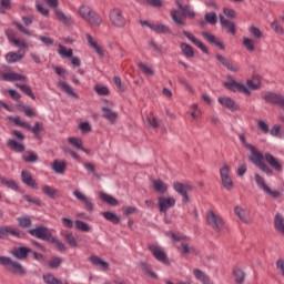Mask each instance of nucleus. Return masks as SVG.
<instances>
[{
	"label": "nucleus",
	"mask_w": 284,
	"mask_h": 284,
	"mask_svg": "<svg viewBox=\"0 0 284 284\" xmlns=\"http://www.w3.org/2000/svg\"><path fill=\"white\" fill-rule=\"evenodd\" d=\"M174 205H176V200L174 197H158V206L160 212H162L163 214H168V210H170V207H174Z\"/></svg>",
	"instance_id": "obj_12"
},
{
	"label": "nucleus",
	"mask_w": 284,
	"mask_h": 284,
	"mask_svg": "<svg viewBox=\"0 0 284 284\" xmlns=\"http://www.w3.org/2000/svg\"><path fill=\"white\" fill-rule=\"evenodd\" d=\"M181 12L179 10H172L171 11V19L174 22L175 26H179V28H183L185 26V22L179 17Z\"/></svg>",
	"instance_id": "obj_43"
},
{
	"label": "nucleus",
	"mask_w": 284,
	"mask_h": 284,
	"mask_svg": "<svg viewBox=\"0 0 284 284\" xmlns=\"http://www.w3.org/2000/svg\"><path fill=\"white\" fill-rule=\"evenodd\" d=\"M102 112L103 119H106V121H109L112 124L116 123V112L112 111V109H109L108 106H102Z\"/></svg>",
	"instance_id": "obj_31"
},
{
	"label": "nucleus",
	"mask_w": 284,
	"mask_h": 284,
	"mask_svg": "<svg viewBox=\"0 0 284 284\" xmlns=\"http://www.w3.org/2000/svg\"><path fill=\"white\" fill-rule=\"evenodd\" d=\"M273 224L276 232H280L284 236V216L282 213L275 214Z\"/></svg>",
	"instance_id": "obj_27"
},
{
	"label": "nucleus",
	"mask_w": 284,
	"mask_h": 284,
	"mask_svg": "<svg viewBox=\"0 0 284 284\" xmlns=\"http://www.w3.org/2000/svg\"><path fill=\"white\" fill-rule=\"evenodd\" d=\"M27 79L26 75L16 72L4 74V81H27Z\"/></svg>",
	"instance_id": "obj_42"
},
{
	"label": "nucleus",
	"mask_w": 284,
	"mask_h": 284,
	"mask_svg": "<svg viewBox=\"0 0 284 284\" xmlns=\"http://www.w3.org/2000/svg\"><path fill=\"white\" fill-rule=\"evenodd\" d=\"M109 19L115 28H125V18L121 9H112L109 13Z\"/></svg>",
	"instance_id": "obj_7"
},
{
	"label": "nucleus",
	"mask_w": 284,
	"mask_h": 284,
	"mask_svg": "<svg viewBox=\"0 0 284 284\" xmlns=\"http://www.w3.org/2000/svg\"><path fill=\"white\" fill-rule=\"evenodd\" d=\"M173 190L183 197V203H190V195H187V192H192V185L174 182Z\"/></svg>",
	"instance_id": "obj_9"
},
{
	"label": "nucleus",
	"mask_w": 284,
	"mask_h": 284,
	"mask_svg": "<svg viewBox=\"0 0 284 284\" xmlns=\"http://www.w3.org/2000/svg\"><path fill=\"white\" fill-rule=\"evenodd\" d=\"M62 263H63V258H61L59 256H52L48 263V267H49V270H59V267H61Z\"/></svg>",
	"instance_id": "obj_44"
},
{
	"label": "nucleus",
	"mask_w": 284,
	"mask_h": 284,
	"mask_svg": "<svg viewBox=\"0 0 284 284\" xmlns=\"http://www.w3.org/2000/svg\"><path fill=\"white\" fill-rule=\"evenodd\" d=\"M254 179L257 187H260V190H263L265 194H268V196H271L272 199H278L281 196V192L272 191V189L265 183V180L263 179V176H261V174L255 173Z\"/></svg>",
	"instance_id": "obj_6"
},
{
	"label": "nucleus",
	"mask_w": 284,
	"mask_h": 284,
	"mask_svg": "<svg viewBox=\"0 0 284 284\" xmlns=\"http://www.w3.org/2000/svg\"><path fill=\"white\" fill-rule=\"evenodd\" d=\"M19 227H22L23 230H28V227H32V220L27 216H20L17 219Z\"/></svg>",
	"instance_id": "obj_46"
},
{
	"label": "nucleus",
	"mask_w": 284,
	"mask_h": 284,
	"mask_svg": "<svg viewBox=\"0 0 284 284\" xmlns=\"http://www.w3.org/2000/svg\"><path fill=\"white\" fill-rule=\"evenodd\" d=\"M215 59L224 67L227 68L231 72H239V68L234 67L227 58L223 57L222 54H216Z\"/></svg>",
	"instance_id": "obj_32"
},
{
	"label": "nucleus",
	"mask_w": 284,
	"mask_h": 284,
	"mask_svg": "<svg viewBox=\"0 0 284 284\" xmlns=\"http://www.w3.org/2000/svg\"><path fill=\"white\" fill-rule=\"evenodd\" d=\"M89 261L90 263H92V265H98V267L103 270V272H105L106 270H110V263L101 260V257H99L98 255H91L89 257Z\"/></svg>",
	"instance_id": "obj_25"
},
{
	"label": "nucleus",
	"mask_w": 284,
	"mask_h": 284,
	"mask_svg": "<svg viewBox=\"0 0 284 284\" xmlns=\"http://www.w3.org/2000/svg\"><path fill=\"white\" fill-rule=\"evenodd\" d=\"M8 236H14L16 239H26V233L19 229H13L12 226L1 225L0 226V239L6 241Z\"/></svg>",
	"instance_id": "obj_5"
},
{
	"label": "nucleus",
	"mask_w": 284,
	"mask_h": 284,
	"mask_svg": "<svg viewBox=\"0 0 284 284\" xmlns=\"http://www.w3.org/2000/svg\"><path fill=\"white\" fill-rule=\"evenodd\" d=\"M29 132H32V134H34V136L39 140H41V132L43 130V122H36L34 125H30Z\"/></svg>",
	"instance_id": "obj_40"
},
{
	"label": "nucleus",
	"mask_w": 284,
	"mask_h": 284,
	"mask_svg": "<svg viewBox=\"0 0 284 284\" xmlns=\"http://www.w3.org/2000/svg\"><path fill=\"white\" fill-rule=\"evenodd\" d=\"M248 32L252 34V37H253L254 39H262V37H263V31H261V29H258V28L255 27V26H251V27L248 28Z\"/></svg>",
	"instance_id": "obj_58"
},
{
	"label": "nucleus",
	"mask_w": 284,
	"mask_h": 284,
	"mask_svg": "<svg viewBox=\"0 0 284 284\" xmlns=\"http://www.w3.org/2000/svg\"><path fill=\"white\" fill-rule=\"evenodd\" d=\"M61 235L64 237L65 242L70 247H79V242H77V237L70 231H62Z\"/></svg>",
	"instance_id": "obj_30"
},
{
	"label": "nucleus",
	"mask_w": 284,
	"mask_h": 284,
	"mask_svg": "<svg viewBox=\"0 0 284 284\" xmlns=\"http://www.w3.org/2000/svg\"><path fill=\"white\" fill-rule=\"evenodd\" d=\"M220 105H223V108H226L227 110H231V112H236L239 110V104L234 101V99L230 97H223L217 99Z\"/></svg>",
	"instance_id": "obj_19"
},
{
	"label": "nucleus",
	"mask_w": 284,
	"mask_h": 284,
	"mask_svg": "<svg viewBox=\"0 0 284 284\" xmlns=\"http://www.w3.org/2000/svg\"><path fill=\"white\" fill-rule=\"evenodd\" d=\"M28 234H31L34 236V239H39L40 241H45L47 243H51L55 245L58 252H65L68 247L63 242H61L59 239L54 237L52 233L50 232V229L43 225H38L34 229L27 230Z\"/></svg>",
	"instance_id": "obj_3"
},
{
	"label": "nucleus",
	"mask_w": 284,
	"mask_h": 284,
	"mask_svg": "<svg viewBox=\"0 0 284 284\" xmlns=\"http://www.w3.org/2000/svg\"><path fill=\"white\" fill-rule=\"evenodd\" d=\"M227 79L230 82H223V85L226 88V90H230V92H242V94H245V97H250V94H252L250 90H261L262 78L258 74L253 75L251 80H246V87L230 75Z\"/></svg>",
	"instance_id": "obj_1"
},
{
	"label": "nucleus",
	"mask_w": 284,
	"mask_h": 284,
	"mask_svg": "<svg viewBox=\"0 0 284 284\" xmlns=\"http://www.w3.org/2000/svg\"><path fill=\"white\" fill-rule=\"evenodd\" d=\"M16 85L17 88H19V90H21V92L27 94V97H30V99H32L33 101L37 100L34 92H32V88L28 87L27 84H16Z\"/></svg>",
	"instance_id": "obj_48"
},
{
	"label": "nucleus",
	"mask_w": 284,
	"mask_h": 284,
	"mask_svg": "<svg viewBox=\"0 0 284 284\" xmlns=\"http://www.w3.org/2000/svg\"><path fill=\"white\" fill-rule=\"evenodd\" d=\"M239 139L242 143V145L251 151V155L248 156V161L255 165V168H258L261 172H264V174H267V176H273L274 172L270 166L263 161V153H261L258 150H256V146H254L251 143H247V139H245L244 134H239Z\"/></svg>",
	"instance_id": "obj_2"
},
{
	"label": "nucleus",
	"mask_w": 284,
	"mask_h": 284,
	"mask_svg": "<svg viewBox=\"0 0 284 284\" xmlns=\"http://www.w3.org/2000/svg\"><path fill=\"white\" fill-rule=\"evenodd\" d=\"M102 216L110 221V223H113V225H119L121 223V217L116 215V213H112L110 211L102 212Z\"/></svg>",
	"instance_id": "obj_36"
},
{
	"label": "nucleus",
	"mask_w": 284,
	"mask_h": 284,
	"mask_svg": "<svg viewBox=\"0 0 284 284\" xmlns=\"http://www.w3.org/2000/svg\"><path fill=\"white\" fill-rule=\"evenodd\" d=\"M138 267H140V270H142L144 274H148L149 276H151V278H155V280L159 278V275H156V273L150 270V264H148V262H143V261L139 262Z\"/></svg>",
	"instance_id": "obj_38"
},
{
	"label": "nucleus",
	"mask_w": 284,
	"mask_h": 284,
	"mask_svg": "<svg viewBox=\"0 0 284 284\" xmlns=\"http://www.w3.org/2000/svg\"><path fill=\"white\" fill-rule=\"evenodd\" d=\"M201 36L203 37V39H205V41H207V43H211V45H216V48H219L220 50H225V44H223V42H220L216 36L207 31H203Z\"/></svg>",
	"instance_id": "obj_18"
},
{
	"label": "nucleus",
	"mask_w": 284,
	"mask_h": 284,
	"mask_svg": "<svg viewBox=\"0 0 284 284\" xmlns=\"http://www.w3.org/2000/svg\"><path fill=\"white\" fill-rule=\"evenodd\" d=\"M99 196L103 203H106V205H110L111 207H116V205H119V200L105 192H100Z\"/></svg>",
	"instance_id": "obj_26"
},
{
	"label": "nucleus",
	"mask_w": 284,
	"mask_h": 284,
	"mask_svg": "<svg viewBox=\"0 0 284 284\" xmlns=\"http://www.w3.org/2000/svg\"><path fill=\"white\" fill-rule=\"evenodd\" d=\"M70 145H73V148H77L78 150H83V140L79 138H69L68 139Z\"/></svg>",
	"instance_id": "obj_54"
},
{
	"label": "nucleus",
	"mask_w": 284,
	"mask_h": 284,
	"mask_svg": "<svg viewBox=\"0 0 284 284\" xmlns=\"http://www.w3.org/2000/svg\"><path fill=\"white\" fill-rule=\"evenodd\" d=\"M183 34L184 37H186V39H189V41L193 42L196 48L202 50L204 54H210V50H207V47H205V44H203L201 40L196 39L194 34L190 33L189 31H183Z\"/></svg>",
	"instance_id": "obj_20"
},
{
	"label": "nucleus",
	"mask_w": 284,
	"mask_h": 284,
	"mask_svg": "<svg viewBox=\"0 0 284 284\" xmlns=\"http://www.w3.org/2000/svg\"><path fill=\"white\" fill-rule=\"evenodd\" d=\"M193 274L197 281H201L204 284H207V281H210V277H207V275H205V273L199 268H195Z\"/></svg>",
	"instance_id": "obj_52"
},
{
	"label": "nucleus",
	"mask_w": 284,
	"mask_h": 284,
	"mask_svg": "<svg viewBox=\"0 0 284 284\" xmlns=\"http://www.w3.org/2000/svg\"><path fill=\"white\" fill-rule=\"evenodd\" d=\"M220 23L222 26V28H225L226 32H229V34H236V24H234V22L225 19V17H223V14H220Z\"/></svg>",
	"instance_id": "obj_21"
},
{
	"label": "nucleus",
	"mask_w": 284,
	"mask_h": 284,
	"mask_svg": "<svg viewBox=\"0 0 284 284\" xmlns=\"http://www.w3.org/2000/svg\"><path fill=\"white\" fill-rule=\"evenodd\" d=\"M263 160H265L266 163L270 165V170H272V172H283V164L281 163V160L273 156L272 153H265L263 155Z\"/></svg>",
	"instance_id": "obj_13"
},
{
	"label": "nucleus",
	"mask_w": 284,
	"mask_h": 284,
	"mask_svg": "<svg viewBox=\"0 0 284 284\" xmlns=\"http://www.w3.org/2000/svg\"><path fill=\"white\" fill-rule=\"evenodd\" d=\"M156 34H171L172 31L170 30V27L165 24H153V28L151 29Z\"/></svg>",
	"instance_id": "obj_41"
},
{
	"label": "nucleus",
	"mask_w": 284,
	"mask_h": 284,
	"mask_svg": "<svg viewBox=\"0 0 284 284\" xmlns=\"http://www.w3.org/2000/svg\"><path fill=\"white\" fill-rule=\"evenodd\" d=\"M42 192L44 196H48V199H52L53 201L59 199V190L50 186V185H44L42 187Z\"/></svg>",
	"instance_id": "obj_34"
},
{
	"label": "nucleus",
	"mask_w": 284,
	"mask_h": 284,
	"mask_svg": "<svg viewBox=\"0 0 284 284\" xmlns=\"http://www.w3.org/2000/svg\"><path fill=\"white\" fill-rule=\"evenodd\" d=\"M234 212L236 216H239L240 221L243 223H247V216L245 215V210L241 209V206H235Z\"/></svg>",
	"instance_id": "obj_57"
},
{
	"label": "nucleus",
	"mask_w": 284,
	"mask_h": 284,
	"mask_svg": "<svg viewBox=\"0 0 284 284\" xmlns=\"http://www.w3.org/2000/svg\"><path fill=\"white\" fill-rule=\"evenodd\" d=\"M204 20L206 21V23H210V26H216V21H217L216 12L212 11V12L205 13Z\"/></svg>",
	"instance_id": "obj_53"
},
{
	"label": "nucleus",
	"mask_w": 284,
	"mask_h": 284,
	"mask_svg": "<svg viewBox=\"0 0 284 284\" xmlns=\"http://www.w3.org/2000/svg\"><path fill=\"white\" fill-rule=\"evenodd\" d=\"M242 43L247 52H254V41L252 39L244 37Z\"/></svg>",
	"instance_id": "obj_60"
},
{
	"label": "nucleus",
	"mask_w": 284,
	"mask_h": 284,
	"mask_svg": "<svg viewBox=\"0 0 284 284\" xmlns=\"http://www.w3.org/2000/svg\"><path fill=\"white\" fill-rule=\"evenodd\" d=\"M175 6H178L180 10L181 17L184 19H195L196 18V12L192 10V8L189 4H183L181 3V0H175Z\"/></svg>",
	"instance_id": "obj_14"
},
{
	"label": "nucleus",
	"mask_w": 284,
	"mask_h": 284,
	"mask_svg": "<svg viewBox=\"0 0 284 284\" xmlns=\"http://www.w3.org/2000/svg\"><path fill=\"white\" fill-rule=\"evenodd\" d=\"M206 223L211 225L214 232L223 231V219L219 217L214 211H210L206 215Z\"/></svg>",
	"instance_id": "obj_10"
},
{
	"label": "nucleus",
	"mask_w": 284,
	"mask_h": 284,
	"mask_svg": "<svg viewBox=\"0 0 284 284\" xmlns=\"http://www.w3.org/2000/svg\"><path fill=\"white\" fill-rule=\"evenodd\" d=\"M271 136H277L281 139L283 134L281 133V124H275L272 129H268Z\"/></svg>",
	"instance_id": "obj_62"
},
{
	"label": "nucleus",
	"mask_w": 284,
	"mask_h": 284,
	"mask_svg": "<svg viewBox=\"0 0 284 284\" xmlns=\"http://www.w3.org/2000/svg\"><path fill=\"white\" fill-rule=\"evenodd\" d=\"M23 54H19L17 52H9L6 55L7 62L8 63H17L18 61H21V58Z\"/></svg>",
	"instance_id": "obj_50"
},
{
	"label": "nucleus",
	"mask_w": 284,
	"mask_h": 284,
	"mask_svg": "<svg viewBox=\"0 0 284 284\" xmlns=\"http://www.w3.org/2000/svg\"><path fill=\"white\" fill-rule=\"evenodd\" d=\"M180 49L182 51V54H184L186 59H194V49L192 48V45L182 42L180 44Z\"/></svg>",
	"instance_id": "obj_37"
},
{
	"label": "nucleus",
	"mask_w": 284,
	"mask_h": 284,
	"mask_svg": "<svg viewBox=\"0 0 284 284\" xmlns=\"http://www.w3.org/2000/svg\"><path fill=\"white\" fill-rule=\"evenodd\" d=\"M1 184L7 185L10 190H14V192H19V185L17 184V182H14V180H8L4 178Z\"/></svg>",
	"instance_id": "obj_55"
},
{
	"label": "nucleus",
	"mask_w": 284,
	"mask_h": 284,
	"mask_svg": "<svg viewBox=\"0 0 284 284\" xmlns=\"http://www.w3.org/2000/svg\"><path fill=\"white\" fill-rule=\"evenodd\" d=\"M74 227L75 230H80V232H90L92 230V226H90V224L81 220L74 221Z\"/></svg>",
	"instance_id": "obj_45"
},
{
	"label": "nucleus",
	"mask_w": 284,
	"mask_h": 284,
	"mask_svg": "<svg viewBox=\"0 0 284 284\" xmlns=\"http://www.w3.org/2000/svg\"><path fill=\"white\" fill-rule=\"evenodd\" d=\"M43 281L45 284H63V282L57 278L52 273L43 275Z\"/></svg>",
	"instance_id": "obj_49"
},
{
	"label": "nucleus",
	"mask_w": 284,
	"mask_h": 284,
	"mask_svg": "<svg viewBox=\"0 0 284 284\" xmlns=\"http://www.w3.org/2000/svg\"><path fill=\"white\" fill-rule=\"evenodd\" d=\"M149 251L151 252V254L154 256L156 261H159L160 263H163V265H170V258H168V254H165L164 251L161 250V247L152 244V245H149Z\"/></svg>",
	"instance_id": "obj_11"
},
{
	"label": "nucleus",
	"mask_w": 284,
	"mask_h": 284,
	"mask_svg": "<svg viewBox=\"0 0 284 284\" xmlns=\"http://www.w3.org/2000/svg\"><path fill=\"white\" fill-rule=\"evenodd\" d=\"M79 130L82 134H88L92 130V125H90V122H81L79 124Z\"/></svg>",
	"instance_id": "obj_64"
},
{
	"label": "nucleus",
	"mask_w": 284,
	"mask_h": 284,
	"mask_svg": "<svg viewBox=\"0 0 284 284\" xmlns=\"http://www.w3.org/2000/svg\"><path fill=\"white\" fill-rule=\"evenodd\" d=\"M73 196L83 203L87 212H94V203L92 202V199H88V196L79 190L73 191Z\"/></svg>",
	"instance_id": "obj_15"
},
{
	"label": "nucleus",
	"mask_w": 284,
	"mask_h": 284,
	"mask_svg": "<svg viewBox=\"0 0 284 284\" xmlns=\"http://www.w3.org/2000/svg\"><path fill=\"white\" fill-rule=\"evenodd\" d=\"M92 11H93L92 8L87 7V6H82V7L80 8V10H79V14H80V17H82V19H84V21H85V18H87L88 16H90Z\"/></svg>",
	"instance_id": "obj_63"
},
{
	"label": "nucleus",
	"mask_w": 284,
	"mask_h": 284,
	"mask_svg": "<svg viewBox=\"0 0 284 284\" xmlns=\"http://www.w3.org/2000/svg\"><path fill=\"white\" fill-rule=\"evenodd\" d=\"M58 52L63 59H72L74 54V51H72V49H65V47L62 44H59Z\"/></svg>",
	"instance_id": "obj_47"
},
{
	"label": "nucleus",
	"mask_w": 284,
	"mask_h": 284,
	"mask_svg": "<svg viewBox=\"0 0 284 284\" xmlns=\"http://www.w3.org/2000/svg\"><path fill=\"white\" fill-rule=\"evenodd\" d=\"M0 265H3L9 272H12V274H17L18 276H26L27 274L26 267H23L21 263L13 261L12 257L0 256Z\"/></svg>",
	"instance_id": "obj_4"
},
{
	"label": "nucleus",
	"mask_w": 284,
	"mask_h": 284,
	"mask_svg": "<svg viewBox=\"0 0 284 284\" xmlns=\"http://www.w3.org/2000/svg\"><path fill=\"white\" fill-rule=\"evenodd\" d=\"M233 274L236 284H242L245 281V272H243V270L235 268Z\"/></svg>",
	"instance_id": "obj_51"
},
{
	"label": "nucleus",
	"mask_w": 284,
	"mask_h": 284,
	"mask_svg": "<svg viewBox=\"0 0 284 284\" xmlns=\"http://www.w3.org/2000/svg\"><path fill=\"white\" fill-rule=\"evenodd\" d=\"M52 170L55 172V174H64L65 170H68V162L54 160L52 162Z\"/></svg>",
	"instance_id": "obj_28"
},
{
	"label": "nucleus",
	"mask_w": 284,
	"mask_h": 284,
	"mask_svg": "<svg viewBox=\"0 0 284 284\" xmlns=\"http://www.w3.org/2000/svg\"><path fill=\"white\" fill-rule=\"evenodd\" d=\"M262 99L265 101V103H270V105H277V108L284 109V97L281 94L267 92L262 95Z\"/></svg>",
	"instance_id": "obj_8"
},
{
	"label": "nucleus",
	"mask_w": 284,
	"mask_h": 284,
	"mask_svg": "<svg viewBox=\"0 0 284 284\" xmlns=\"http://www.w3.org/2000/svg\"><path fill=\"white\" fill-rule=\"evenodd\" d=\"M58 85L69 97H73V99H79V94H77V92H74V90H72V87H70L68 83H65V82H58Z\"/></svg>",
	"instance_id": "obj_39"
},
{
	"label": "nucleus",
	"mask_w": 284,
	"mask_h": 284,
	"mask_svg": "<svg viewBox=\"0 0 284 284\" xmlns=\"http://www.w3.org/2000/svg\"><path fill=\"white\" fill-rule=\"evenodd\" d=\"M84 21H88L91 26H101L103 23V19L101 18V16H99V13H97V11H92L91 14H89Z\"/></svg>",
	"instance_id": "obj_33"
},
{
	"label": "nucleus",
	"mask_w": 284,
	"mask_h": 284,
	"mask_svg": "<svg viewBox=\"0 0 284 284\" xmlns=\"http://www.w3.org/2000/svg\"><path fill=\"white\" fill-rule=\"evenodd\" d=\"M257 130L263 134H270V125L263 120H257Z\"/></svg>",
	"instance_id": "obj_56"
},
{
	"label": "nucleus",
	"mask_w": 284,
	"mask_h": 284,
	"mask_svg": "<svg viewBox=\"0 0 284 284\" xmlns=\"http://www.w3.org/2000/svg\"><path fill=\"white\" fill-rule=\"evenodd\" d=\"M7 145L13 152H26V145H23L22 143H19L17 140L9 139L7 141Z\"/></svg>",
	"instance_id": "obj_35"
},
{
	"label": "nucleus",
	"mask_w": 284,
	"mask_h": 284,
	"mask_svg": "<svg viewBox=\"0 0 284 284\" xmlns=\"http://www.w3.org/2000/svg\"><path fill=\"white\" fill-rule=\"evenodd\" d=\"M87 41H88L90 48H93V50H95V52H97V54H99V57H101L102 59H103V57H105L103 49H101V47L99 45V42H97V40H94V38L90 33H87Z\"/></svg>",
	"instance_id": "obj_24"
},
{
	"label": "nucleus",
	"mask_w": 284,
	"mask_h": 284,
	"mask_svg": "<svg viewBox=\"0 0 284 284\" xmlns=\"http://www.w3.org/2000/svg\"><path fill=\"white\" fill-rule=\"evenodd\" d=\"M21 181L24 183V185H28L29 187H32L33 190H39V184L34 181L32 178V173H30L27 170H22L21 172Z\"/></svg>",
	"instance_id": "obj_17"
},
{
	"label": "nucleus",
	"mask_w": 284,
	"mask_h": 284,
	"mask_svg": "<svg viewBox=\"0 0 284 284\" xmlns=\"http://www.w3.org/2000/svg\"><path fill=\"white\" fill-rule=\"evenodd\" d=\"M94 91L99 97H108V94H110V89H108V87L95 85Z\"/></svg>",
	"instance_id": "obj_61"
},
{
	"label": "nucleus",
	"mask_w": 284,
	"mask_h": 284,
	"mask_svg": "<svg viewBox=\"0 0 284 284\" xmlns=\"http://www.w3.org/2000/svg\"><path fill=\"white\" fill-rule=\"evenodd\" d=\"M179 252L182 254V256H187V254H195L199 256L201 254L194 246H190L189 243L182 242L179 246Z\"/></svg>",
	"instance_id": "obj_22"
},
{
	"label": "nucleus",
	"mask_w": 284,
	"mask_h": 284,
	"mask_svg": "<svg viewBox=\"0 0 284 284\" xmlns=\"http://www.w3.org/2000/svg\"><path fill=\"white\" fill-rule=\"evenodd\" d=\"M11 254L18 261H26V258H28V254H32V248H30L28 246L13 247L11 250Z\"/></svg>",
	"instance_id": "obj_16"
},
{
	"label": "nucleus",
	"mask_w": 284,
	"mask_h": 284,
	"mask_svg": "<svg viewBox=\"0 0 284 284\" xmlns=\"http://www.w3.org/2000/svg\"><path fill=\"white\" fill-rule=\"evenodd\" d=\"M152 187L158 194H168V184L161 179L153 180Z\"/></svg>",
	"instance_id": "obj_23"
},
{
	"label": "nucleus",
	"mask_w": 284,
	"mask_h": 284,
	"mask_svg": "<svg viewBox=\"0 0 284 284\" xmlns=\"http://www.w3.org/2000/svg\"><path fill=\"white\" fill-rule=\"evenodd\" d=\"M53 12L60 23H63V26H72V20L70 19V17L65 16L63 11L59 10V7L53 9Z\"/></svg>",
	"instance_id": "obj_29"
},
{
	"label": "nucleus",
	"mask_w": 284,
	"mask_h": 284,
	"mask_svg": "<svg viewBox=\"0 0 284 284\" xmlns=\"http://www.w3.org/2000/svg\"><path fill=\"white\" fill-rule=\"evenodd\" d=\"M221 182L225 190H234V182L232 181V178H222Z\"/></svg>",
	"instance_id": "obj_59"
}]
</instances>
